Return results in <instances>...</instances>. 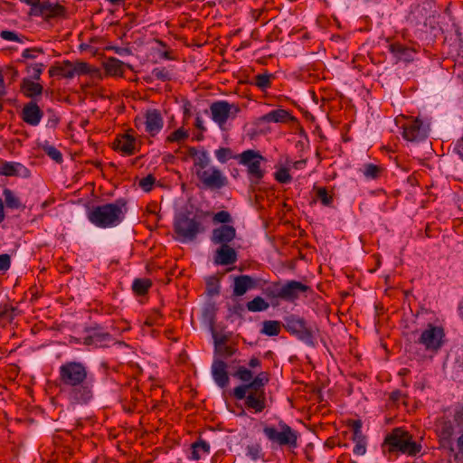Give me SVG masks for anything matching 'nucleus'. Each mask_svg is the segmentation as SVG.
Instances as JSON below:
<instances>
[{
  "mask_svg": "<svg viewBox=\"0 0 463 463\" xmlns=\"http://www.w3.org/2000/svg\"><path fill=\"white\" fill-rule=\"evenodd\" d=\"M58 385L71 405H86L94 397L93 378L81 362L67 361L59 367Z\"/></svg>",
  "mask_w": 463,
  "mask_h": 463,
  "instance_id": "f257e3e1",
  "label": "nucleus"
},
{
  "mask_svg": "<svg viewBox=\"0 0 463 463\" xmlns=\"http://www.w3.org/2000/svg\"><path fill=\"white\" fill-rule=\"evenodd\" d=\"M127 203L125 198H118L113 203L93 206L87 213L88 220L99 228L118 226L125 219Z\"/></svg>",
  "mask_w": 463,
  "mask_h": 463,
  "instance_id": "f03ea898",
  "label": "nucleus"
},
{
  "mask_svg": "<svg viewBox=\"0 0 463 463\" xmlns=\"http://www.w3.org/2000/svg\"><path fill=\"white\" fill-rule=\"evenodd\" d=\"M383 447H388L390 453L401 452L409 456H416L422 449L420 443L412 440V436L402 428H394L386 435Z\"/></svg>",
  "mask_w": 463,
  "mask_h": 463,
  "instance_id": "7ed1b4c3",
  "label": "nucleus"
},
{
  "mask_svg": "<svg viewBox=\"0 0 463 463\" xmlns=\"http://www.w3.org/2000/svg\"><path fill=\"white\" fill-rule=\"evenodd\" d=\"M175 239L182 242H191L196 240L198 234L204 231L199 217H190L189 213H180L174 222Z\"/></svg>",
  "mask_w": 463,
  "mask_h": 463,
  "instance_id": "20e7f679",
  "label": "nucleus"
},
{
  "mask_svg": "<svg viewBox=\"0 0 463 463\" xmlns=\"http://www.w3.org/2000/svg\"><path fill=\"white\" fill-rule=\"evenodd\" d=\"M283 327L291 335L296 336L307 345L315 347L317 345V329L308 325L305 318L297 315H289L284 318Z\"/></svg>",
  "mask_w": 463,
  "mask_h": 463,
  "instance_id": "39448f33",
  "label": "nucleus"
},
{
  "mask_svg": "<svg viewBox=\"0 0 463 463\" xmlns=\"http://www.w3.org/2000/svg\"><path fill=\"white\" fill-rule=\"evenodd\" d=\"M234 159L241 165L247 167V174L251 184H258L265 175V171L261 168V163L266 158L257 150L248 149L241 154H236Z\"/></svg>",
  "mask_w": 463,
  "mask_h": 463,
  "instance_id": "423d86ee",
  "label": "nucleus"
},
{
  "mask_svg": "<svg viewBox=\"0 0 463 463\" xmlns=\"http://www.w3.org/2000/svg\"><path fill=\"white\" fill-rule=\"evenodd\" d=\"M21 3L30 6L29 14L33 16H41L48 22L52 19L64 18L67 14L65 6L59 3H52L49 0H19Z\"/></svg>",
  "mask_w": 463,
  "mask_h": 463,
  "instance_id": "0eeeda50",
  "label": "nucleus"
},
{
  "mask_svg": "<svg viewBox=\"0 0 463 463\" xmlns=\"http://www.w3.org/2000/svg\"><path fill=\"white\" fill-rule=\"evenodd\" d=\"M279 430L274 426H265L263 433L269 440L280 447L288 446L289 448H297L298 438V432L283 421L279 423Z\"/></svg>",
  "mask_w": 463,
  "mask_h": 463,
  "instance_id": "6e6552de",
  "label": "nucleus"
},
{
  "mask_svg": "<svg viewBox=\"0 0 463 463\" xmlns=\"http://www.w3.org/2000/svg\"><path fill=\"white\" fill-rule=\"evenodd\" d=\"M90 72V65L84 61H76L75 63L65 60L61 62H55L49 69V76H60L65 79H72L75 75H86Z\"/></svg>",
  "mask_w": 463,
  "mask_h": 463,
  "instance_id": "1a4fd4ad",
  "label": "nucleus"
},
{
  "mask_svg": "<svg viewBox=\"0 0 463 463\" xmlns=\"http://www.w3.org/2000/svg\"><path fill=\"white\" fill-rule=\"evenodd\" d=\"M195 175L203 189L220 190L228 184L227 177L215 166L196 169Z\"/></svg>",
  "mask_w": 463,
  "mask_h": 463,
  "instance_id": "9d476101",
  "label": "nucleus"
},
{
  "mask_svg": "<svg viewBox=\"0 0 463 463\" xmlns=\"http://www.w3.org/2000/svg\"><path fill=\"white\" fill-rule=\"evenodd\" d=\"M210 110L212 119L222 128L230 118H234L241 112V108L235 103L218 100L211 104Z\"/></svg>",
  "mask_w": 463,
  "mask_h": 463,
  "instance_id": "9b49d317",
  "label": "nucleus"
},
{
  "mask_svg": "<svg viewBox=\"0 0 463 463\" xmlns=\"http://www.w3.org/2000/svg\"><path fill=\"white\" fill-rule=\"evenodd\" d=\"M134 122L137 128L144 125L145 132L151 137H156L164 127V118L161 112L156 109H147L144 118L137 117Z\"/></svg>",
  "mask_w": 463,
  "mask_h": 463,
  "instance_id": "f8f14e48",
  "label": "nucleus"
},
{
  "mask_svg": "<svg viewBox=\"0 0 463 463\" xmlns=\"http://www.w3.org/2000/svg\"><path fill=\"white\" fill-rule=\"evenodd\" d=\"M402 137L410 142H420L427 138L429 127L418 118H406L402 125Z\"/></svg>",
  "mask_w": 463,
  "mask_h": 463,
  "instance_id": "ddd939ff",
  "label": "nucleus"
},
{
  "mask_svg": "<svg viewBox=\"0 0 463 463\" xmlns=\"http://www.w3.org/2000/svg\"><path fill=\"white\" fill-rule=\"evenodd\" d=\"M132 132L133 130L129 129L124 134L118 135L112 143V148L127 156L138 152L141 143L137 141Z\"/></svg>",
  "mask_w": 463,
  "mask_h": 463,
  "instance_id": "4468645a",
  "label": "nucleus"
},
{
  "mask_svg": "<svg viewBox=\"0 0 463 463\" xmlns=\"http://www.w3.org/2000/svg\"><path fill=\"white\" fill-rule=\"evenodd\" d=\"M445 333L442 327L431 324L421 333L419 343L423 345L427 350H439L442 344Z\"/></svg>",
  "mask_w": 463,
  "mask_h": 463,
  "instance_id": "2eb2a0df",
  "label": "nucleus"
},
{
  "mask_svg": "<svg viewBox=\"0 0 463 463\" xmlns=\"http://www.w3.org/2000/svg\"><path fill=\"white\" fill-rule=\"evenodd\" d=\"M88 335L83 338L82 344L93 345L94 347H106L112 341L109 333L105 332L99 326H91L86 329Z\"/></svg>",
  "mask_w": 463,
  "mask_h": 463,
  "instance_id": "dca6fc26",
  "label": "nucleus"
},
{
  "mask_svg": "<svg viewBox=\"0 0 463 463\" xmlns=\"http://www.w3.org/2000/svg\"><path fill=\"white\" fill-rule=\"evenodd\" d=\"M268 382V373L260 372L254 378L252 377L250 383L235 387L233 395L237 400H242L248 391H264V386Z\"/></svg>",
  "mask_w": 463,
  "mask_h": 463,
  "instance_id": "f3484780",
  "label": "nucleus"
},
{
  "mask_svg": "<svg viewBox=\"0 0 463 463\" xmlns=\"http://www.w3.org/2000/svg\"><path fill=\"white\" fill-rule=\"evenodd\" d=\"M309 286L297 280H288L281 283V299L287 302L296 301L300 294L310 291Z\"/></svg>",
  "mask_w": 463,
  "mask_h": 463,
  "instance_id": "a211bd4d",
  "label": "nucleus"
},
{
  "mask_svg": "<svg viewBox=\"0 0 463 463\" xmlns=\"http://www.w3.org/2000/svg\"><path fill=\"white\" fill-rule=\"evenodd\" d=\"M236 237V229L229 224H222L212 232L211 241L219 246L232 245Z\"/></svg>",
  "mask_w": 463,
  "mask_h": 463,
  "instance_id": "6ab92c4d",
  "label": "nucleus"
},
{
  "mask_svg": "<svg viewBox=\"0 0 463 463\" xmlns=\"http://www.w3.org/2000/svg\"><path fill=\"white\" fill-rule=\"evenodd\" d=\"M437 432L440 440V446L447 448L453 456L456 451V445L454 446L452 443V436L454 434L452 422L449 420H440L438 424Z\"/></svg>",
  "mask_w": 463,
  "mask_h": 463,
  "instance_id": "aec40b11",
  "label": "nucleus"
},
{
  "mask_svg": "<svg viewBox=\"0 0 463 463\" xmlns=\"http://www.w3.org/2000/svg\"><path fill=\"white\" fill-rule=\"evenodd\" d=\"M43 116V110L40 109L38 104L33 100L26 103L21 111V118L23 121L27 125L33 127L39 125Z\"/></svg>",
  "mask_w": 463,
  "mask_h": 463,
  "instance_id": "412c9836",
  "label": "nucleus"
},
{
  "mask_svg": "<svg viewBox=\"0 0 463 463\" xmlns=\"http://www.w3.org/2000/svg\"><path fill=\"white\" fill-rule=\"evenodd\" d=\"M242 400L245 401L246 408L255 413L261 412L266 408L265 391H248Z\"/></svg>",
  "mask_w": 463,
  "mask_h": 463,
  "instance_id": "4be33fe9",
  "label": "nucleus"
},
{
  "mask_svg": "<svg viewBox=\"0 0 463 463\" xmlns=\"http://www.w3.org/2000/svg\"><path fill=\"white\" fill-rule=\"evenodd\" d=\"M238 260V254L232 245L220 246L214 253V263L217 265H232Z\"/></svg>",
  "mask_w": 463,
  "mask_h": 463,
  "instance_id": "5701e85b",
  "label": "nucleus"
},
{
  "mask_svg": "<svg viewBox=\"0 0 463 463\" xmlns=\"http://www.w3.org/2000/svg\"><path fill=\"white\" fill-rule=\"evenodd\" d=\"M212 375L215 383L225 388L230 383V377L227 372V364L222 359H214L212 364Z\"/></svg>",
  "mask_w": 463,
  "mask_h": 463,
  "instance_id": "b1692460",
  "label": "nucleus"
},
{
  "mask_svg": "<svg viewBox=\"0 0 463 463\" xmlns=\"http://www.w3.org/2000/svg\"><path fill=\"white\" fill-rule=\"evenodd\" d=\"M257 287L256 280L249 275H239L233 278V296L241 297L248 290Z\"/></svg>",
  "mask_w": 463,
  "mask_h": 463,
  "instance_id": "393cba45",
  "label": "nucleus"
},
{
  "mask_svg": "<svg viewBox=\"0 0 463 463\" xmlns=\"http://www.w3.org/2000/svg\"><path fill=\"white\" fill-rule=\"evenodd\" d=\"M123 393L125 394V397L121 399L123 410L127 412L134 411L142 399V392L137 388H127Z\"/></svg>",
  "mask_w": 463,
  "mask_h": 463,
  "instance_id": "a878e982",
  "label": "nucleus"
},
{
  "mask_svg": "<svg viewBox=\"0 0 463 463\" xmlns=\"http://www.w3.org/2000/svg\"><path fill=\"white\" fill-rule=\"evenodd\" d=\"M126 67L130 68V65L115 57H109L103 62L105 73L110 77H123Z\"/></svg>",
  "mask_w": 463,
  "mask_h": 463,
  "instance_id": "bb28decb",
  "label": "nucleus"
},
{
  "mask_svg": "<svg viewBox=\"0 0 463 463\" xmlns=\"http://www.w3.org/2000/svg\"><path fill=\"white\" fill-rule=\"evenodd\" d=\"M454 421L458 428L463 430V407L455 411ZM453 459L455 463H463V430L456 440V451Z\"/></svg>",
  "mask_w": 463,
  "mask_h": 463,
  "instance_id": "cd10ccee",
  "label": "nucleus"
},
{
  "mask_svg": "<svg viewBox=\"0 0 463 463\" xmlns=\"http://www.w3.org/2000/svg\"><path fill=\"white\" fill-rule=\"evenodd\" d=\"M188 155L194 159L195 170L205 169L209 166L211 159L204 149L199 151L196 147L191 146L188 148Z\"/></svg>",
  "mask_w": 463,
  "mask_h": 463,
  "instance_id": "c85d7f7f",
  "label": "nucleus"
},
{
  "mask_svg": "<svg viewBox=\"0 0 463 463\" xmlns=\"http://www.w3.org/2000/svg\"><path fill=\"white\" fill-rule=\"evenodd\" d=\"M21 91L25 97L34 99L43 94V87L40 83L24 78L21 82Z\"/></svg>",
  "mask_w": 463,
  "mask_h": 463,
  "instance_id": "c756f323",
  "label": "nucleus"
},
{
  "mask_svg": "<svg viewBox=\"0 0 463 463\" xmlns=\"http://www.w3.org/2000/svg\"><path fill=\"white\" fill-rule=\"evenodd\" d=\"M210 453V445L203 439H199L192 445V452L190 458L193 460H199L203 457Z\"/></svg>",
  "mask_w": 463,
  "mask_h": 463,
  "instance_id": "7c9ffc66",
  "label": "nucleus"
},
{
  "mask_svg": "<svg viewBox=\"0 0 463 463\" xmlns=\"http://www.w3.org/2000/svg\"><path fill=\"white\" fill-rule=\"evenodd\" d=\"M281 331V322L277 320H265L262 323L260 333L269 336H277Z\"/></svg>",
  "mask_w": 463,
  "mask_h": 463,
  "instance_id": "2f4dec72",
  "label": "nucleus"
},
{
  "mask_svg": "<svg viewBox=\"0 0 463 463\" xmlns=\"http://www.w3.org/2000/svg\"><path fill=\"white\" fill-rule=\"evenodd\" d=\"M290 114L286 109H278L265 114L262 119L266 122H286Z\"/></svg>",
  "mask_w": 463,
  "mask_h": 463,
  "instance_id": "473e14b6",
  "label": "nucleus"
},
{
  "mask_svg": "<svg viewBox=\"0 0 463 463\" xmlns=\"http://www.w3.org/2000/svg\"><path fill=\"white\" fill-rule=\"evenodd\" d=\"M151 287L149 279H136L132 283V290L137 296H145Z\"/></svg>",
  "mask_w": 463,
  "mask_h": 463,
  "instance_id": "72a5a7b5",
  "label": "nucleus"
},
{
  "mask_svg": "<svg viewBox=\"0 0 463 463\" xmlns=\"http://www.w3.org/2000/svg\"><path fill=\"white\" fill-rule=\"evenodd\" d=\"M5 196V203L9 209H24V206L21 203L20 199L14 194V192L8 188H5L3 192Z\"/></svg>",
  "mask_w": 463,
  "mask_h": 463,
  "instance_id": "f704fd0d",
  "label": "nucleus"
},
{
  "mask_svg": "<svg viewBox=\"0 0 463 463\" xmlns=\"http://www.w3.org/2000/svg\"><path fill=\"white\" fill-rule=\"evenodd\" d=\"M384 169L374 164H365L364 165L363 174L367 179L376 180L380 178Z\"/></svg>",
  "mask_w": 463,
  "mask_h": 463,
  "instance_id": "c9c22d12",
  "label": "nucleus"
},
{
  "mask_svg": "<svg viewBox=\"0 0 463 463\" xmlns=\"http://www.w3.org/2000/svg\"><path fill=\"white\" fill-rule=\"evenodd\" d=\"M246 307L250 312H261L267 310L269 304L263 298L258 296L247 302Z\"/></svg>",
  "mask_w": 463,
  "mask_h": 463,
  "instance_id": "e433bc0d",
  "label": "nucleus"
},
{
  "mask_svg": "<svg viewBox=\"0 0 463 463\" xmlns=\"http://www.w3.org/2000/svg\"><path fill=\"white\" fill-rule=\"evenodd\" d=\"M274 76L270 73L265 72L254 76L253 84L260 90H266L271 87V79Z\"/></svg>",
  "mask_w": 463,
  "mask_h": 463,
  "instance_id": "4c0bfd02",
  "label": "nucleus"
},
{
  "mask_svg": "<svg viewBox=\"0 0 463 463\" xmlns=\"http://www.w3.org/2000/svg\"><path fill=\"white\" fill-rule=\"evenodd\" d=\"M263 294L270 300L281 299V282L270 283L263 289Z\"/></svg>",
  "mask_w": 463,
  "mask_h": 463,
  "instance_id": "58836bf2",
  "label": "nucleus"
},
{
  "mask_svg": "<svg viewBox=\"0 0 463 463\" xmlns=\"http://www.w3.org/2000/svg\"><path fill=\"white\" fill-rule=\"evenodd\" d=\"M23 165L20 163L5 162L0 167V175L5 176H17L18 168H22Z\"/></svg>",
  "mask_w": 463,
  "mask_h": 463,
  "instance_id": "ea45409f",
  "label": "nucleus"
},
{
  "mask_svg": "<svg viewBox=\"0 0 463 463\" xmlns=\"http://www.w3.org/2000/svg\"><path fill=\"white\" fill-rule=\"evenodd\" d=\"M314 191H316V198L319 200L323 205H332L334 201L333 195L328 194V191L326 187L314 186Z\"/></svg>",
  "mask_w": 463,
  "mask_h": 463,
  "instance_id": "a19ab883",
  "label": "nucleus"
},
{
  "mask_svg": "<svg viewBox=\"0 0 463 463\" xmlns=\"http://www.w3.org/2000/svg\"><path fill=\"white\" fill-rule=\"evenodd\" d=\"M274 178L278 183L288 184L292 180V176L289 174V168L288 166H281L277 169L274 173Z\"/></svg>",
  "mask_w": 463,
  "mask_h": 463,
  "instance_id": "79ce46f5",
  "label": "nucleus"
},
{
  "mask_svg": "<svg viewBox=\"0 0 463 463\" xmlns=\"http://www.w3.org/2000/svg\"><path fill=\"white\" fill-rule=\"evenodd\" d=\"M233 376L240 379L243 383H250L252 380V372L245 366H239Z\"/></svg>",
  "mask_w": 463,
  "mask_h": 463,
  "instance_id": "37998d69",
  "label": "nucleus"
},
{
  "mask_svg": "<svg viewBox=\"0 0 463 463\" xmlns=\"http://www.w3.org/2000/svg\"><path fill=\"white\" fill-rule=\"evenodd\" d=\"M215 156L219 162L224 164L232 158L234 159L235 155L232 154V150L230 147H220L215 150Z\"/></svg>",
  "mask_w": 463,
  "mask_h": 463,
  "instance_id": "c03bdc74",
  "label": "nucleus"
},
{
  "mask_svg": "<svg viewBox=\"0 0 463 463\" xmlns=\"http://www.w3.org/2000/svg\"><path fill=\"white\" fill-rule=\"evenodd\" d=\"M188 137V133L184 128H180L171 133L165 139L168 143H178Z\"/></svg>",
  "mask_w": 463,
  "mask_h": 463,
  "instance_id": "a18cd8bd",
  "label": "nucleus"
},
{
  "mask_svg": "<svg viewBox=\"0 0 463 463\" xmlns=\"http://www.w3.org/2000/svg\"><path fill=\"white\" fill-rule=\"evenodd\" d=\"M151 74H152V77L156 78V80H162V81H168L171 80L170 72L165 67L154 68Z\"/></svg>",
  "mask_w": 463,
  "mask_h": 463,
  "instance_id": "49530a36",
  "label": "nucleus"
},
{
  "mask_svg": "<svg viewBox=\"0 0 463 463\" xmlns=\"http://www.w3.org/2000/svg\"><path fill=\"white\" fill-rule=\"evenodd\" d=\"M43 151L49 157H51L56 163L62 162V155L55 146L51 145L44 146Z\"/></svg>",
  "mask_w": 463,
  "mask_h": 463,
  "instance_id": "de8ad7c7",
  "label": "nucleus"
},
{
  "mask_svg": "<svg viewBox=\"0 0 463 463\" xmlns=\"http://www.w3.org/2000/svg\"><path fill=\"white\" fill-rule=\"evenodd\" d=\"M0 37L6 41H14L23 43L26 39L25 36L18 34L15 32L4 30L0 33Z\"/></svg>",
  "mask_w": 463,
  "mask_h": 463,
  "instance_id": "09e8293b",
  "label": "nucleus"
},
{
  "mask_svg": "<svg viewBox=\"0 0 463 463\" xmlns=\"http://www.w3.org/2000/svg\"><path fill=\"white\" fill-rule=\"evenodd\" d=\"M237 349L231 345H223L214 350L215 355H219L222 358H229L236 353Z\"/></svg>",
  "mask_w": 463,
  "mask_h": 463,
  "instance_id": "8fccbe9b",
  "label": "nucleus"
},
{
  "mask_svg": "<svg viewBox=\"0 0 463 463\" xmlns=\"http://www.w3.org/2000/svg\"><path fill=\"white\" fill-rule=\"evenodd\" d=\"M246 450L247 456L250 457L252 460H257L261 457V447L258 443L248 445Z\"/></svg>",
  "mask_w": 463,
  "mask_h": 463,
  "instance_id": "3c124183",
  "label": "nucleus"
},
{
  "mask_svg": "<svg viewBox=\"0 0 463 463\" xmlns=\"http://www.w3.org/2000/svg\"><path fill=\"white\" fill-rule=\"evenodd\" d=\"M156 182V178L153 175H147L139 181V186L145 192H150L153 189V185Z\"/></svg>",
  "mask_w": 463,
  "mask_h": 463,
  "instance_id": "603ef678",
  "label": "nucleus"
},
{
  "mask_svg": "<svg viewBox=\"0 0 463 463\" xmlns=\"http://www.w3.org/2000/svg\"><path fill=\"white\" fill-rule=\"evenodd\" d=\"M44 53V51L41 47L27 48L23 51V59H35L39 54Z\"/></svg>",
  "mask_w": 463,
  "mask_h": 463,
  "instance_id": "864d4df0",
  "label": "nucleus"
},
{
  "mask_svg": "<svg viewBox=\"0 0 463 463\" xmlns=\"http://www.w3.org/2000/svg\"><path fill=\"white\" fill-rule=\"evenodd\" d=\"M43 68H44L43 63H35V64H32V65L28 66L27 71L29 73H31L32 78L33 80H38L41 78V74L43 73Z\"/></svg>",
  "mask_w": 463,
  "mask_h": 463,
  "instance_id": "5fc2aeb1",
  "label": "nucleus"
},
{
  "mask_svg": "<svg viewBox=\"0 0 463 463\" xmlns=\"http://www.w3.org/2000/svg\"><path fill=\"white\" fill-rule=\"evenodd\" d=\"M206 286H207L206 288H207L208 295H210V296L219 295L220 285H219V281L217 279H215L214 278H211L210 279L207 280Z\"/></svg>",
  "mask_w": 463,
  "mask_h": 463,
  "instance_id": "6e6d98bb",
  "label": "nucleus"
},
{
  "mask_svg": "<svg viewBox=\"0 0 463 463\" xmlns=\"http://www.w3.org/2000/svg\"><path fill=\"white\" fill-rule=\"evenodd\" d=\"M213 222H220L222 224H228L232 222V216L227 211H220L213 216Z\"/></svg>",
  "mask_w": 463,
  "mask_h": 463,
  "instance_id": "4d7b16f0",
  "label": "nucleus"
},
{
  "mask_svg": "<svg viewBox=\"0 0 463 463\" xmlns=\"http://www.w3.org/2000/svg\"><path fill=\"white\" fill-rule=\"evenodd\" d=\"M162 318L161 313L157 309H154L146 317L145 324L148 326L158 325L159 320Z\"/></svg>",
  "mask_w": 463,
  "mask_h": 463,
  "instance_id": "13d9d810",
  "label": "nucleus"
},
{
  "mask_svg": "<svg viewBox=\"0 0 463 463\" xmlns=\"http://www.w3.org/2000/svg\"><path fill=\"white\" fill-rule=\"evenodd\" d=\"M389 50L392 53H393L394 55H396L398 57H401L402 55H403L407 51L406 47H404L402 44L398 43L390 44Z\"/></svg>",
  "mask_w": 463,
  "mask_h": 463,
  "instance_id": "bf43d9fd",
  "label": "nucleus"
},
{
  "mask_svg": "<svg viewBox=\"0 0 463 463\" xmlns=\"http://www.w3.org/2000/svg\"><path fill=\"white\" fill-rule=\"evenodd\" d=\"M48 113L49 117L47 119L46 127L49 128H55L60 122V118L53 111L49 110Z\"/></svg>",
  "mask_w": 463,
  "mask_h": 463,
  "instance_id": "052dcab7",
  "label": "nucleus"
},
{
  "mask_svg": "<svg viewBox=\"0 0 463 463\" xmlns=\"http://www.w3.org/2000/svg\"><path fill=\"white\" fill-rule=\"evenodd\" d=\"M213 340H214V350H215L221 346L226 345V343L228 342L229 337L225 335H219L218 334L214 333Z\"/></svg>",
  "mask_w": 463,
  "mask_h": 463,
  "instance_id": "680f3d73",
  "label": "nucleus"
},
{
  "mask_svg": "<svg viewBox=\"0 0 463 463\" xmlns=\"http://www.w3.org/2000/svg\"><path fill=\"white\" fill-rule=\"evenodd\" d=\"M11 265V258L8 254L0 255V271H6Z\"/></svg>",
  "mask_w": 463,
  "mask_h": 463,
  "instance_id": "e2e57ef3",
  "label": "nucleus"
},
{
  "mask_svg": "<svg viewBox=\"0 0 463 463\" xmlns=\"http://www.w3.org/2000/svg\"><path fill=\"white\" fill-rule=\"evenodd\" d=\"M353 452L355 455L362 456L366 452L365 440L355 441V445L353 449Z\"/></svg>",
  "mask_w": 463,
  "mask_h": 463,
  "instance_id": "0e129e2a",
  "label": "nucleus"
},
{
  "mask_svg": "<svg viewBox=\"0 0 463 463\" xmlns=\"http://www.w3.org/2000/svg\"><path fill=\"white\" fill-rule=\"evenodd\" d=\"M348 427L354 433H358L359 430H362V420H349L347 423Z\"/></svg>",
  "mask_w": 463,
  "mask_h": 463,
  "instance_id": "69168bd1",
  "label": "nucleus"
},
{
  "mask_svg": "<svg viewBox=\"0 0 463 463\" xmlns=\"http://www.w3.org/2000/svg\"><path fill=\"white\" fill-rule=\"evenodd\" d=\"M306 164H307L306 160H298V161H295V162H292L289 159L286 160V165H291L295 169H302L306 165Z\"/></svg>",
  "mask_w": 463,
  "mask_h": 463,
  "instance_id": "338daca9",
  "label": "nucleus"
},
{
  "mask_svg": "<svg viewBox=\"0 0 463 463\" xmlns=\"http://www.w3.org/2000/svg\"><path fill=\"white\" fill-rule=\"evenodd\" d=\"M402 396L403 393L401 391L396 390L390 394V400L392 401L393 402H397L401 400Z\"/></svg>",
  "mask_w": 463,
  "mask_h": 463,
  "instance_id": "774afa93",
  "label": "nucleus"
}]
</instances>
